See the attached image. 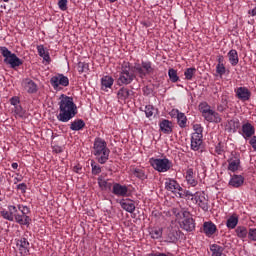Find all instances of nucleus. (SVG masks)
Instances as JSON below:
<instances>
[{"instance_id": "nucleus-62", "label": "nucleus", "mask_w": 256, "mask_h": 256, "mask_svg": "<svg viewBox=\"0 0 256 256\" xmlns=\"http://www.w3.org/2000/svg\"><path fill=\"white\" fill-rule=\"evenodd\" d=\"M2 1H4V2H9L10 0H2Z\"/></svg>"}, {"instance_id": "nucleus-25", "label": "nucleus", "mask_w": 256, "mask_h": 256, "mask_svg": "<svg viewBox=\"0 0 256 256\" xmlns=\"http://www.w3.org/2000/svg\"><path fill=\"white\" fill-rule=\"evenodd\" d=\"M228 164H229L228 170L232 171V172H235V171L239 170L240 164H241V160H240L239 157L234 156V157H232V158H230L228 160Z\"/></svg>"}, {"instance_id": "nucleus-13", "label": "nucleus", "mask_w": 256, "mask_h": 256, "mask_svg": "<svg viewBox=\"0 0 256 256\" xmlns=\"http://www.w3.org/2000/svg\"><path fill=\"white\" fill-rule=\"evenodd\" d=\"M192 201H195L196 204L202 208L204 212H208L209 210V204H208V199L205 197L204 192H196L195 197L191 198Z\"/></svg>"}, {"instance_id": "nucleus-2", "label": "nucleus", "mask_w": 256, "mask_h": 256, "mask_svg": "<svg viewBox=\"0 0 256 256\" xmlns=\"http://www.w3.org/2000/svg\"><path fill=\"white\" fill-rule=\"evenodd\" d=\"M57 120L60 123H69L74 117L78 115V106L74 103L73 97L60 95L58 102Z\"/></svg>"}, {"instance_id": "nucleus-6", "label": "nucleus", "mask_w": 256, "mask_h": 256, "mask_svg": "<svg viewBox=\"0 0 256 256\" xmlns=\"http://www.w3.org/2000/svg\"><path fill=\"white\" fill-rule=\"evenodd\" d=\"M0 51L5 65H9L14 70L23 65V60L18 58L16 54H13L6 46H0Z\"/></svg>"}, {"instance_id": "nucleus-9", "label": "nucleus", "mask_w": 256, "mask_h": 256, "mask_svg": "<svg viewBox=\"0 0 256 256\" xmlns=\"http://www.w3.org/2000/svg\"><path fill=\"white\" fill-rule=\"evenodd\" d=\"M149 163L152 168L155 169V171H158L159 173H164L169 171L173 164L172 161L169 160L168 158H150Z\"/></svg>"}, {"instance_id": "nucleus-59", "label": "nucleus", "mask_w": 256, "mask_h": 256, "mask_svg": "<svg viewBox=\"0 0 256 256\" xmlns=\"http://www.w3.org/2000/svg\"><path fill=\"white\" fill-rule=\"evenodd\" d=\"M54 153L56 154H61L62 153V148L61 147H57V148H54Z\"/></svg>"}, {"instance_id": "nucleus-4", "label": "nucleus", "mask_w": 256, "mask_h": 256, "mask_svg": "<svg viewBox=\"0 0 256 256\" xmlns=\"http://www.w3.org/2000/svg\"><path fill=\"white\" fill-rule=\"evenodd\" d=\"M92 154L100 165H105L110 158L111 150L104 139L97 137L93 142Z\"/></svg>"}, {"instance_id": "nucleus-50", "label": "nucleus", "mask_w": 256, "mask_h": 256, "mask_svg": "<svg viewBox=\"0 0 256 256\" xmlns=\"http://www.w3.org/2000/svg\"><path fill=\"white\" fill-rule=\"evenodd\" d=\"M17 189L21 191V193H26L27 185L25 183H20L17 186Z\"/></svg>"}, {"instance_id": "nucleus-37", "label": "nucleus", "mask_w": 256, "mask_h": 256, "mask_svg": "<svg viewBox=\"0 0 256 256\" xmlns=\"http://www.w3.org/2000/svg\"><path fill=\"white\" fill-rule=\"evenodd\" d=\"M192 129L194 132H192L191 136L192 137H203V127L201 124H194L192 125Z\"/></svg>"}, {"instance_id": "nucleus-15", "label": "nucleus", "mask_w": 256, "mask_h": 256, "mask_svg": "<svg viewBox=\"0 0 256 256\" xmlns=\"http://www.w3.org/2000/svg\"><path fill=\"white\" fill-rule=\"evenodd\" d=\"M235 96L239 101H250L251 91L247 87H238L235 89Z\"/></svg>"}, {"instance_id": "nucleus-19", "label": "nucleus", "mask_w": 256, "mask_h": 256, "mask_svg": "<svg viewBox=\"0 0 256 256\" xmlns=\"http://www.w3.org/2000/svg\"><path fill=\"white\" fill-rule=\"evenodd\" d=\"M159 130L165 135H170L173 132L172 122L168 119H162L159 122Z\"/></svg>"}, {"instance_id": "nucleus-7", "label": "nucleus", "mask_w": 256, "mask_h": 256, "mask_svg": "<svg viewBox=\"0 0 256 256\" xmlns=\"http://www.w3.org/2000/svg\"><path fill=\"white\" fill-rule=\"evenodd\" d=\"M174 215L176 219L184 218L183 221L180 223L181 229L186 230L187 232H192L195 230V220L192 217H188V211H177L176 209H174Z\"/></svg>"}, {"instance_id": "nucleus-42", "label": "nucleus", "mask_w": 256, "mask_h": 256, "mask_svg": "<svg viewBox=\"0 0 256 256\" xmlns=\"http://www.w3.org/2000/svg\"><path fill=\"white\" fill-rule=\"evenodd\" d=\"M154 111H155V108L151 104L146 105V107L144 108V113L146 114L147 118H151L154 115Z\"/></svg>"}, {"instance_id": "nucleus-52", "label": "nucleus", "mask_w": 256, "mask_h": 256, "mask_svg": "<svg viewBox=\"0 0 256 256\" xmlns=\"http://www.w3.org/2000/svg\"><path fill=\"white\" fill-rule=\"evenodd\" d=\"M250 144L254 151H256V136H253L252 139L250 140Z\"/></svg>"}, {"instance_id": "nucleus-27", "label": "nucleus", "mask_w": 256, "mask_h": 256, "mask_svg": "<svg viewBox=\"0 0 256 256\" xmlns=\"http://www.w3.org/2000/svg\"><path fill=\"white\" fill-rule=\"evenodd\" d=\"M132 174L135 178L140 179L141 181H144L148 178V175L145 171V168L136 167L132 169Z\"/></svg>"}, {"instance_id": "nucleus-1", "label": "nucleus", "mask_w": 256, "mask_h": 256, "mask_svg": "<svg viewBox=\"0 0 256 256\" xmlns=\"http://www.w3.org/2000/svg\"><path fill=\"white\" fill-rule=\"evenodd\" d=\"M30 212L31 210L29 207L23 204H18L17 206L8 205V209L1 210L0 215L6 221H15L21 226H29L31 222V217L27 215H29Z\"/></svg>"}, {"instance_id": "nucleus-33", "label": "nucleus", "mask_w": 256, "mask_h": 256, "mask_svg": "<svg viewBox=\"0 0 256 256\" xmlns=\"http://www.w3.org/2000/svg\"><path fill=\"white\" fill-rule=\"evenodd\" d=\"M37 52L38 55L43 58L44 61L48 62V64L50 63L51 59H50V55L49 53L46 51L45 46L43 45H38L37 46Z\"/></svg>"}, {"instance_id": "nucleus-28", "label": "nucleus", "mask_w": 256, "mask_h": 256, "mask_svg": "<svg viewBox=\"0 0 256 256\" xmlns=\"http://www.w3.org/2000/svg\"><path fill=\"white\" fill-rule=\"evenodd\" d=\"M244 183V177L242 175H233L229 181V185H231L234 188H239Z\"/></svg>"}, {"instance_id": "nucleus-36", "label": "nucleus", "mask_w": 256, "mask_h": 256, "mask_svg": "<svg viewBox=\"0 0 256 256\" xmlns=\"http://www.w3.org/2000/svg\"><path fill=\"white\" fill-rule=\"evenodd\" d=\"M248 229L245 226H238L235 230V233L238 238L245 239L248 237Z\"/></svg>"}, {"instance_id": "nucleus-22", "label": "nucleus", "mask_w": 256, "mask_h": 256, "mask_svg": "<svg viewBox=\"0 0 256 256\" xmlns=\"http://www.w3.org/2000/svg\"><path fill=\"white\" fill-rule=\"evenodd\" d=\"M119 205H121L123 210H125L127 213H130V214H133L136 210L135 202H133L130 199L121 200V202H119Z\"/></svg>"}, {"instance_id": "nucleus-48", "label": "nucleus", "mask_w": 256, "mask_h": 256, "mask_svg": "<svg viewBox=\"0 0 256 256\" xmlns=\"http://www.w3.org/2000/svg\"><path fill=\"white\" fill-rule=\"evenodd\" d=\"M67 0H59L58 2V7L61 11H66L67 10Z\"/></svg>"}, {"instance_id": "nucleus-5", "label": "nucleus", "mask_w": 256, "mask_h": 256, "mask_svg": "<svg viewBox=\"0 0 256 256\" xmlns=\"http://www.w3.org/2000/svg\"><path fill=\"white\" fill-rule=\"evenodd\" d=\"M199 111L200 113H202V116L208 123L218 124L223 121V118H221V115L215 110H212L211 106L206 102L199 104Z\"/></svg>"}, {"instance_id": "nucleus-16", "label": "nucleus", "mask_w": 256, "mask_h": 256, "mask_svg": "<svg viewBox=\"0 0 256 256\" xmlns=\"http://www.w3.org/2000/svg\"><path fill=\"white\" fill-rule=\"evenodd\" d=\"M119 87H121V88L117 91L118 101L125 102V101H128L129 99H131L134 92L132 90H130L129 88H127L126 86H119Z\"/></svg>"}, {"instance_id": "nucleus-57", "label": "nucleus", "mask_w": 256, "mask_h": 256, "mask_svg": "<svg viewBox=\"0 0 256 256\" xmlns=\"http://www.w3.org/2000/svg\"><path fill=\"white\" fill-rule=\"evenodd\" d=\"M217 110H218V112L223 113L225 111V107L223 105L219 104L217 107Z\"/></svg>"}, {"instance_id": "nucleus-30", "label": "nucleus", "mask_w": 256, "mask_h": 256, "mask_svg": "<svg viewBox=\"0 0 256 256\" xmlns=\"http://www.w3.org/2000/svg\"><path fill=\"white\" fill-rule=\"evenodd\" d=\"M98 185L102 191H111L114 183L108 182V180L103 179V176L98 177Z\"/></svg>"}, {"instance_id": "nucleus-44", "label": "nucleus", "mask_w": 256, "mask_h": 256, "mask_svg": "<svg viewBox=\"0 0 256 256\" xmlns=\"http://www.w3.org/2000/svg\"><path fill=\"white\" fill-rule=\"evenodd\" d=\"M14 113H16V115H18V117H20V118H24V116H25V110L23 109V107L21 105L14 107Z\"/></svg>"}, {"instance_id": "nucleus-45", "label": "nucleus", "mask_w": 256, "mask_h": 256, "mask_svg": "<svg viewBox=\"0 0 256 256\" xmlns=\"http://www.w3.org/2000/svg\"><path fill=\"white\" fill-rule=\"evenodd\" d=\"M225 152L224 143L219 142L218 145L215 146V153L221 155Z\"/></svg>"}, {"instance_id": "nucleus-46", "label": "nucleus", "mask_w": 256, "mask_h": 256, "mask_svg": "<svg viewBox=\"0 0 256 256\" xmlns=\"http://www.w3.org/2000/svg\"><path fill=\"white\" fill-rule=\"evenodd\" d=\"M248 239H250L253 242H256V228H250V230H248Z\"/></svg>"}, {"instance_id": "nucleus-61", "label": "nucleus", "mask_w": 256, "mask_h": 256, "mask_svg": "<svg viewBox=\"0 0 256 256\" xmlns=\"http://www.w3.org/2000/svg\"><path fill=\"white\" fill-rule=\"evenodd\" d=\"M107 1H109L110 3H114V2H116L118 0H107Z\"/></svg>"}, {"instance_id": "nucleus-60", "label": "nucleus", "mask_w": 256, "mask_h": 256, "mask_svg": "<svg viewBox=\"0 0 256 256\" xmlns=\"http://www.w3.org/2000/svg\"><path fill=\"white\" fill-rule=\"evenodd\" d=\"M12 169L13 170H17L18 169V164L17 162H13L12 165H11Z\"/></svg>"}, {"instance_id": "nucleus-11", "label": "nucleus", "mask_w": 256, "mask_h": 256, "mask_svg": "<svg viewBox=\"0 0 256 256\" xmlns=\"http://www.w3.org/2000/svg\"><path fill=\"white\" fill-rule=\"evenodd\" d=\"M50 84L56 91H62V87H69L70 79L63 74H58L56 76H52L50 79Z\"/></svg>"}, {"instance_id": "nucleus-21", "label": "nucleus", "mask_w": 256, "mask_h": 256, "mask_svg": "<svg viewBox=\"0 0 256 256\" xmlns=\"http://www.w3.org/2000/svg\"><path fill=\"white\" fill-rule=\"evenodd\" d=\"M242 132V136L248 139L255 135L256 129L251 123H246L242 125Z\"/></svg>"}, {"instance_id": "nucleus-17", "label": "nucleus", "mask_w": 256, "mask_h": 256, "mask_svg": "<svg viewBox=\"0 0 256 256\" xmlns=\"http://www.w3.org/2000/svg\"><path fill=\"white\" fill-rule=\"evenodd\" d=\"M22 87L28 94H36L38 92V85L33 80L27 78L22 82Z\"/></svg>"}, {"instance_id": "nucleus-34", "label": "nucleus", "mask_w": 256, "mask_h": 256, "mask_svg": "<svg viewBox=\"0 0 256 256\" xmlns=\"http://www.w3.org/2000/svg\"><path fill=\"white\" fill-rule=\"evenodd\" d=\"M149 235H150L151 239L159 240L162 238L163 229L159 228V227L151 228V230L149 231Z\"/></svg>"}, {"instance_id": "nucleus-43", "label": "nucleus", "mask_w": 256, "mask_h": 256, "mask_svg": "<svg viewBox=\"0 0 256 256\" xmlns=\"http://www.w3.org/2000/svg\"><path fill=\"white\" fill-rule=\"evenodd\" d=\"M216 73H218V75L220 77H223L226 73V67L225 64H217L216 65Z\"/></svg>"}, {"instance_id": "nucleus-10", "label": "nucleus", "mask_w": 256, "mask_h": 256, "mask_svg": "<svg viewBox=\"0 0 256 256\" xmlns=\"http://www.w3.org/2000/svg\"><path fill=\"white\" fill-rule=\"evenodd\" d=\"M165 190L173 193L176 197L183 198V187L173 178H166L164 182Z\"/></svg>"}, {"instance_id": "nucleus-32", "label": "nucleus", "mask_w": 256, "mask_h": 256, "mask_svg": "<svg viewBox=\"0 0 256 256\" xmlns=\"http://www.w3.org/2000/svg\"><path fill=\"white\" fill-rule=\"evenodd\" d=\"M227 55L229 58V62L232 66H236L239 64V54L235 49H231Z\"/></svg>"}, {"instance_id": "nucleus-8", "label": "nucleus", "mask_w": 256, "mask_h": 256, "mask_svg": "<svg viewBox=\"0 0 256 256\" xmlns=\"http://www.w3.org/2000/svg\"><path fill=\"white\" fill-rule=\"evenodd\" d=\"M140 79H144L148 75L154 73L153 63L151 61H141V64L135 63L134 67H131Z\"/></svg>"}, {"instance_id": "nucleus-35", "label": "nucleus", "mask_w": 256, "mask_h": 256, "mask_svg": "<svg viewBox=\"0 0 256 256\" xmlns=\"http://www.w3.org/2000/svg\"><path fill=\"white\" fill-rule=\"evenodd\" d=\"M210 250L212 252V256H226V254L224 253L225 249L223 246L213 244L212 246H210Z\"/></svg>"}, {"instance_id": "nucleus-26", "label": "nucleus", "mask_w": 256, "mask_h": 256, "mask_svg": "<svg viewBox=\"0 0 256 256\" xmlns=\"http://www.w3.org/2000/svg\"><path fill=\"white\" fill-rule=\"evenodd\" d=\"M86 123L82 119H75L72 123L69 124V128L72 131H81L85 129Z\"/></svg>"}, {"instance_id": "nucleus-31", "label": "nucleus", "mask_w": 256, "mask_h": 256, "mask_svg": "<svg viewBox=\"0 0 256 256\" xmlns=\"http://www.w3.org/2000/svg\"><path fill=\"white\" fill-rule=\"evenodd\" d=\"M239 224V216L233 214L228 217L226 226L229 230L236 229L237 225Z\"/></svg>"}, {"instance_id": "nucleus-14", "label": "nucleus", "mask_w": 256, "mask_h": 256, "mask_svg": "<svg viewBox=\"0 0 256 256\" xmlns=\"http://www.w3.org/2000/svg\"><path fill=\"white\" fill-rule=\"evenodd\" d=\"M16 245L21 256L29 255L30 243L26 238L16 239Z\"/></svg>"}, {"instance_id": "nucleus-23", "label": "nucleus", "mask_w": 256, "mask_h": 256, "mask_svg": "<svg viewBox=\"0 0 256 256\" xmlns=\"http://www.w3.org/2000/svg\"><path fill=\"white\" fill-rule=\"evenodd\" d=\"M114 85V78L112 76H103L101 78V90L108 92Z\"/></svg>"}, {"instance_id": "nucleus-18", "label": "nucleus", "mask_w": 256, "mask_h": 256, "mask_svg": "<svg viewBox=\"0 0 256 256\" xmlns=\"http://www.w3.org/2000/svg\"><path fill=\"white\" fill-rule=\"evenodd\" d=\"M218 232L217 225L215 223H212L211 221L204 222L203 224V233L207 237H212L213 235H216Z\"/></svg>"}, {"instance_id": "nucleus-40", "label": "nucleus", "mask_w": 256, "mask_h": 256, "mask_svg": "<svg viewBox=\"0 0 256 256\" xmlns=\"http://www.w3.org/2000/svg\"><path fill=\"white\" fill-rule=\"evenodd\" d=\"M77 70L78 73L82 74V73H87L89 71V64L86 62H78V66H77Z\"/></svg>"}, {"instance_id": "nucleus-56", "label": "nucleus", "mask_w": 256, "mask_h": 256, "mask_svg": "<svg viewBox=\"0 0 256 256\" xmlns=\"http://www.w3.org/2000/svg\"><path fill=\"white\" fill-rule=\"evenodd\" d=\"M82 170V167L80 165H76L74 168H73V171L76 172V173H80V171Z\"/></svg>"}, {"instance_id": "nucleus-3", "label": "nucleus", "mask_w": 256, "mask_h": 256, "mask_svg": "<svg viewBox=\"0 0 256 256\" xmlns=\"http://www.w3.org/2000/svg\"><path fill=\"white\" fill-rule=\"evenodd\" d=\"M137 78L136 72L131 67L130 62L124 61L121 68L115 76L116 84L118 87L129 86Z\"/></svg>"}, {"instance_id": "nucleus-20", "label": "nucleus", "mask_w": 256, "mask_h": 256, "mask_svg": "<svg viewBox=\"0 0 256 256\" xmlns=\"http://www.w3.org/2000/svg\"><path fill=\"white\" fill-rule=\"evenodd\" d=\"M171 115H176L178 125L181 129H185L187 127V117L183 112H180L179 110H172Z\"/></svg>"}, {"instance_id": "nucleus-12", "label": "nucleus", "mask_w": 256, "mask_h": 256, "mask_svg": "<svg viewBox=\"0 0 256 256\" xmlns=\"http://www.w3.org/2000/svg\"><path fill=\"white\" fill-rule=\"evenodd\" d=\"M111 193L117 197L126 198L129 196V188L127 185H122L118 182H115L111 188Z\"/></svg>"}, {"instance_id": "nucleus-24", "label": "nucleus", "mask_w": 256, "mask_h": 256, "mask_svg": "<svg viewBox=\"0 0 256 256\" xmlns=\"http://www.w3.org/2000/svg\"><path fill=\"white\" fill-rule=\"evenodd\" d=\"M185 179L187 181V184L191 187H195L199 184L195 178V173L193 171V168H188L186 171Z\"/></svg>"}, {"instance_id": "nucleus-29", "label": "nucleus", "mask_w": 256, "mask_h": 256, "mask_svg": "<svg viewBox=\"0 0 256 256\" xmlns=\"http://www.w3.org/2000/svg\"><path fill=\"white\" fill-rule=\"evenodd\" d=\"M203 143V137L201 136H191V150L199 151Z\"/></svg>"}, {"instance_id": "nucleus-58", "label": "nucleus", "mask_w": 256, "mask_h": 256, "mask_svg": "<svg viewBox=\"0 0 256 256\" xmlns=\"http://www.w3.org/2000/svg\"><path fill=\"white\" fill-rule=\"evenodd\" d=\"M22 180H23L22 176L16 177L14 178V184H17L18 182H22Z\"/></svg>"}, {"instance_id": "nucleus-54", "label": "nucleus", "mask_w": 256, "mask_h": 256, "mask_svg": "<svg viewBox=\"0 0 256 256\" xmlns=\"http://www.w3.org/2000/svg\"><path fill=\"white\" fill-rule=\"evenodd\" d=\"M248 15L252 16V17H256V6L251 9L250 11H248Z\"/></svg>"}, {"instance_id": "nucleus-55", "label": "nucleus", "mask_w": 256, "mask_h": 256, "mask_svg": "<svg viewBox=\"0 0 256 256\" xmlns=\"http://www.w3.org/2000/svg\"><path fill=\"white\" fill-rule=\"evenodd\" d=\"M184 195H186V197H192V198H195V194H193L191 191L189 190H186L184 192Z\"/></svg>"}, {"instance_id": "nucleus-51", "label": "nucleus", "mask_w": 256, "mask_h": 256, "mask_svg": "<svg viewBox=\"0 0 256 256\" xmlns=\"http://www.w3.org/2000/svg\"><path fill=\"white\" fill-rule=\"evenodd\" d=\"M147 256H168V255L164 252H152V253H149Z\"/></svg>"}, {"instance_id": "nucleus-38", "label": "nucleus", "mask_w": 256, "mask_h": 256, "mask_svg": "<svg viewBox=\"0 0 256 256\" xmlns=\"http://www.w3.org/2000/svg\"><path fill=\"white\" fill-rule=\"evenodd\" d=\"M90 165L92 168V175L97 176L102 173V167H100L95 160H91Z\"/></svg>"}, {"instance_id": "nucleus-39", "label": "nucleus", "mask_w": 256, "mask_h": 256, "mask_svg": "<svg viewBox=\"0 0 256 256\" xmlns=\"http://www.w3.org/2000/svg\"><path fill=\"white\" fill-rule=\"evenodd\" d=\"M168 78H170L172 83L178 82L179 76L177 74V70L173 68L168 69Z\"/></svg>"}, {"instance_id": "nucleus-47", "label": "nucleus", "mask_w": 256, "mask_h": 256, "mask_svg": "<svg viewBox=\"0 0 256 256\" xmlns=\"http://www.w3.org/2000/svg\"><path fill=\"white\" fill-rule=\"evenodd\" d=\"M177 241V237L174 232H170L167 235V242L168 243H175Z\"/></svg>"}, {"instance_id": "nucleus-41", "label": "nucleus", "mask_w": 256, "mask_h": 256, "mask_svg": "<svg viewBox=\"0 0 256 256\" xmlns=\"http://www.w3.org/2000/svg\"><path fill=\"white\" fill-rule=\"evenodd\" d=\"M195 73H196V68H187L184 71V77L187 80H192L193 77L195 76Z\"/></svg>"}, {"instance_id": "nucleus-53", "label": "nucleus", "mask_w": 256, "mask_h": 256, "mask_svg": "<svg viewBox=\"0 0 256 256\" xmlns=\"http://www.w3.org/2000/svg\"><path fill=\"white\" fill-rule=\"evenodd\" d=\"M224 56L223 55H219L218 56V64L217 65H224Z\"/></svg>"}, {"instance_id": "nucleus-49", "label": "nucleus", "mask_w": 256, "mask_h": 256, "mask_svg": "<svg viewBox=\"0 0 256 256\" xmlns=\"http://www.w3.org/2000/svg\"><path fill=\"white\" fill-rule=\"evenodd\" d=\"M20 103V100H19V97L18 96H13L11 99H10V104L14 107H17Z\"/></svg>"}]
</instances>
